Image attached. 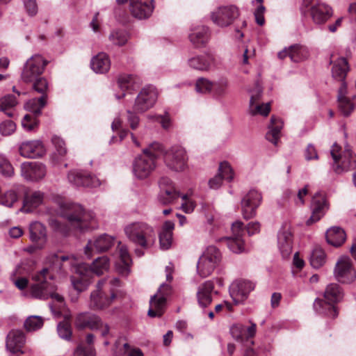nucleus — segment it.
<instances>
[{
	"instance_id": "1",
	"label": "nucleus",
	"mask_w": 356,
	"mask_h": 356,
	"mask_svg": "<svg viewBox=\"0 0 356 356\" xmlns=\"http://www.w3.org/2000/svg\"><path fill=\"white\" fill-rule=\"evenodd\" d=\"M46 261L47 264L50 265L51 270L58 274L66 273L67 268L69 267L71 272L74 273L70 277L71 284L79 293L84 291L88 287L90 277L88 265L79 263L75 256L52 253L47 257Z\"/></svg>"
},
{
	"instance_id": "2",
	"label": "nucleus",
	"mask_w": 356,
	"mask_h": 356,
	"mask_svg": "<svg viewBox=\"0 0 356 356\" xmlns=\"http://www.w3.org/2000/svg\"><path fill=\"white\" fill-rule=\"evenodd\" d=\"M120 286V279L115 277L99 280L95 289L90 292L88 307L94 311H102L111 307L117 298Z\"/></svg>"
},
{
	"instance_id": "3",
	"label": "nucleus",
	"mask_w": 356,
	"mask_h": 356,
	"mask_svg": "<svg viewBox=\"0 0 356 356\" xmlns=\"http://www.w3.org/2000/svg\"><path fill=\"white\" fill-rule=\"evenodd\" d=\"M55 273V271L51 270L50 265H48L35 274L32 277L34 283L30 286V294L31 297L40 300L51 298L59 304L58 307L60 308L63 305V297L56 293V286L52 282Z\"/></svg>"
},
{
	"instance_id": "4",
	"label": "nucleus",
	"mask_w": 356,
	"mask_h": 356,
	"mask_svg": "<svg viewBox=\"0 0 356 356\" xmlns=\"http://www.w3.org/2000/svg\"><path fill=\"white\" fill-rule=\"evenodd\" d=\"M60 215L74 229L84 231L96 227L95 216L92 211L85 212L82 207L76 204H67L62 207Z\"/></svg>"
},
{
	"instance_id": "5",
	"label": "nucleus",
	"mask_w": 356,
	"mask_h": 356,
	"mask_svg": "<svg viewBox=\"0 0 356 356\" xmlns=\"http://www.w3.org/2000/svg\"><path fill=\"white\" fill-rule=\"evenodd\" d=\"M161 158L165 166L172 171L181 172L188 168V155L180 145H173L169 149L157 143V159Z\"/></svg>"
},
{
	"instance_id": "6",
	"label": "nucleus",
	"mask_w": 356,
	"mask_h": 356,
	"mask_svg": "<svg viewBox=\"0 0 356 356\" xmlns=\"http://www.w3.org/2000/svg\"><path fill=\"white\" fill-rule=\"evenodd\" d=\"M325 300L316 299L314 302V309L319 313L332 318L338 315L336 307L333 305L343 298V291L337 284H330L327 286L324 292Z\"/></svg>"
},
{
	"instance_id": "7",
	"label": "nucleus",
	"mask_w": 356,
	"mask_h": 356,
	"mask_svg": "<svg viewBox=\"0 0 356 356\" xmlns=\"http://www.w3.org/2000/svg\"><path fill=\"white\" fill-rule=\"evenodd\" d=\"M156 147L154 143L143 150L142 154L137 156L133 163V173L138 179L147 178L155 168Z\"/></svg>"
},
{
	"instance_id": "8",
	"label": "nucleus",
	"mask_w": 356,
	"mask_h": 356,
	"mask_svg": "<svg viewBox=\"0 0 356 356\" xmlns=\"http://www.w3.org/2000/svg\"><path fill=\"white\" fill-rule=\"evenodd\" d=\"M74 325L78 330L90 329L100 332L102 337H107L110 334V326L104 323L98 315L88 312L78 314L74 320Z\"/></svg>"
},
{
	"instance_id": "9",
	"label": "nucleus",
	"mask_w": 356,
	"mask_h": 356,
	"mask_svg": "<svg viewBox=\"0 0 356 356\" xmlns=\"http://www.w3.org/2000/svg\"><path fill=\"white\" fill-rule=\"evenodd\" d=\"M341 147L334 143L330 154L334 161L332 169L337 174L356 169V155L349 148H346L341 154H339Z\"/></svg>"
},
{
	"instance_id": "10",
	"label": "nucleus",
	"mask_w": 356,
	"mask_h": 356,
	"mask_svg": "<svg viewBox=\"0 0 356 356\" xmlns=\"http://www.w3.org/2000/svg\"><path fill=\"white\" fill-rule=\"evenodd\" d=\"M221 261L219 250L213 245L209 246L200 257L197 264V273L202 278L209 276Z\"/></svg>"
},
{
	"instance_id": "11",
	"label": "nucleus",
	"mask_w": 356,
	"mask_h": 356,
	"mask_svg": "<svg viewBox=\"0 0 356 356\" xmlns=\"http://www.w3.org/2000/svg\"><path fill=\"white\" fill-rule=\"evenodd\" d=\"M124 232L130 241L145 248L152 241L153 229L143 222H134L127 226Z\"/></svg>"
},
{
	"instance_id": "12",
	"label": "nucleus",
	"mask_w": 356,
	"mask_h": 356,
	"mask_svg": "<svg viewBox=\"0 0 356 356\" xmlns=\"http://www.w3.org/2000/svg\"><path fill=\"white\" fill-rule=\"evenodd\" d=\"M303 6L309 10L313 22L317 25L326 23L333 15V10L319 0H303Z\"/></svg>"
},
{
	"instance_id": "13",
	"label": "nucleus",
	"mask_w": 356,
	"mask_h": 356,
	"mask_svg": "<svg viewBox=\"0 0 356 356\" xmlns=\"http://www.w3.org/2000/svg\"><path fill=\"white\" fill-rule=\"evenodd\" d=\"M47 64L48 61L41 55L35 54L32 56L27 60L24 66L21 74L22 79L26 83L33 81L43 73Z\"/></svg>"
},
{
	"instance_id": "14",
	"label": "nucleus",
	"mask_w": 356,
	"mask_h": 356,
	"mask_svg": "<svg viewBox=\"0 0 356 356\" xmlns=\"http://www.w3.org/2000/svg\"><path fill=\"white\" fill-rule=\"evenodd\" d=\"M238 16L239 11L234 6H220L211 13L212 22L220 27L229 26Z\"/></svg>"
},
{
	"instance_id": "15",
	"label": "nucleus",
	"mask_w": 356,
	"mask_h": 356,
	"mask_svg": "<svg viewBox=\"0 0 356 356\" xmlns=\"http://www.w3.org/2000/svg\"><path fill=\"white\" fill-rule=\"evenodd\" d=\"M262 200L261 194L252 189L242 198L241 212L244 219L249 220L254 218L257 214V209L259 207Z\"/></svg>"
},
{
	"instance_id": "16",
	"label": "nucleus",
	"mask_w": 356,
	"mask_h": 356,
	"mask_svg": "<svg viewBox=\"0 0 356 356\" xmlns=\"http://www.w3.org/2000/svg\"><path fill=\"white\" fill-rule=\"evenodd\" d=\"M334 274L336 279L343 284H350L356 278V271L353 268L350 259L348 257H340L336 264Z\"/></svg>"
},
{
	"instance_id": "17",
	"label": "nucleus",
	"mask_w": 356,
	"mask_h": 356,
	"mask_svg": "<svg viewBox=\"0 0 356 356\" xmlns=\"http://www.w3.org/2000/svg\"><path fill=\"white\" fill-rule=\"evenodd\" d=\"M115 238L108 234H102L88 240L85 247V254L90 258L93 252H102L108 250L114 245Z\"/></svg>"
},
{
	"instance_id": "18",
	"label": "nucleus",
	"mask_w": 356,
	"mask_h": 356,
	"mask_svg": "<svg viewBox=\"0 0 356 356\" xmlns=\"http://www.w3.org/2000/svg\"><path fill=\"white\" fill-rule=\"evenodd\" d=\"M21 175L28 181H37L47 174L46 166L37 161H26L21 164Z\"/></svg>"
},
{
	"instance_id": "19",
	"label": "nucleus",
	"mask_w": 356,
	"mask_h": 356,
	"mask_svg": "<svg viewBox=\"0 0 356 356\" xmlns=\"http://www.w3.org/2000/svg\"><path fill=\"white\" fill-rule=\"evenodd\" d=\"M254 284L249 280H240L234 282L229 287V293L235 304L243 302L254 290Z\"/></svg>"
},
{
	"instance_id": "20",
	"label": "nucleus",
	"mask_w": 356,
	"mask_h": 356,
	"mask_svg": "<svg viewBox=\"0 0 356 356\" xmlns=\"http://www.w3.org/2000/svg\"><path fill=\"white\" fill-rule=\"evenodd\" d=\"M310 208L312 215L306 222L307 225L318 221L327 211L328 204L325 195L321 193H316L312 197Z\"/></svg>"
},
{
	"instance_id": "21",
	"label": "nucleus",
	"mask_w": 356,
	"mask_h": 356,
	"mask_svg": "<svg viewBox=\"0 0 356 356\" xmlns=\"http://www.w3.org/2000/svg\"><path fill=\"white\" fill-rule=\"evenodd\" d=\"M19 154L24 158L37 159L44 155L46 149L40 140L22 142L18 147Z\"/></svg>"
},
{
	"instance_id": "22",
	"label": "nucleus",
	"mask_w": 356,
	"mask_h": 356,
	"mask_svg": "<svg viewBox=\"0 0 356 356\" xmlns=\"http://www.w3.org/2000/svg\"><path fill=\"white\" fill-rule=\"evenodd\" d=\"M69 181L76 186L96 188L102 181L96 176L79 171H70L67 175Z\"/></svg>"
},
{
	"instance_id": "23",
	"label": "nucleus",
	"mask_w": 356,
	"mask_h": 356,
	"mask_svg": "<svg viewBox=\"0 0 356 356\" xmlns=\"http://www.w3.org/2000/svg\"><path fill=\"white\" fill-rule=\"evenodd\" d=\"M153 87L146 86L143 88L136 99L135 111L143 113L153 107L155 103Z\"/></svg>"
},
{
	"instance_id": "24",
	"label": "nucleus",
	"mask_w": 356,
	"mask_h": 356,
	"mask_svg": "<svg viewBox=\"0 0 356 356\" xmlns=\"http://www.w3.org/2000/svg\"><path fill=\"white\" fill-rule=\"evenodd\" d=\"M154 8V0H130V12L138 19L149 17Z\"/></svg>"
},
{
	"instance_id": "25",
	"label": "nucleus",
	"mask_w": 356,
	"mask_h": 356,
	"mask_svg": "<svg viewBox=\"0 0 356 356\" xmlns=\"http://www.w3.org/2000/svg\"><path fill=\"white\" fill-rule=\"evenodd\" d=\"M161 189L159 201L163 204L172 203L179 197V193L177 191L173 183L168 177H162L159 181Z\"/></svg>"
},
{
	"instance_id": "26",
	"label": "nucleus",
	"mask_w": 356,
	"mask_h": 356,
	"mask_svg": "<svg viewBox=\"0 0 356 356\" xmlns=\"http://www.w3.org/2000/svg\"><path fill=\"white\" fill-rule=\"evenodd\" d=\"M277 243L283 257H289L292 252L293 236L291 227L284 224L277 234Z\"/></svg>"
},
{
	"instance_id": "27",
	"label": "nucleus",
	"mask_w": 356,
	"mask_h": 356,
	"mask_svg": "<svg viewBox=\"0 0 356 356\" xmlns=\"http://www.w3.org/2000/svg\"><path fill=\"white\" fill-rule=\"evenodd\" d=\"M25 341V335L22 331L18 330H11L6 337V350L12 354H23L24 352L22 350V348Z\"/></svg>"
},
{
	"instance_id": "28",
	"label": "nucleus",
	"mask_w": 356,
	"mask_h": 356,
	"mask_svg": "<svg viewBox=\"0 0 356 356\" xmlns=\"http://www.w3.org/2000/svg\"><path fill=\"white\" fill-rule=\"evenodd\" d=\"M215 58L211 54L198 55L188 59V66L198 71H208L214 64Z\"/></svg>"
},
{
	"instance_id": "29",
	"label": "nucleus",
	"mask_w": 356,
	"mask_h": 356,
	"mask_svg": "<svg viewBox=\"0 0 356 356\" xmlns=\"http://www.w3.org/2000/svg\"><path fill=\"white\" fill-rule=\"evenodd\" d=\"M213 289L214 284L211 280L204 282L198 287L197 299L200 307L205 308L211 303V292L213 291Z\"/></svg>"
},
{
	"instance_id": "30",
	"label": "nucleus",
	"mask_w": 356,
	"mask_h": 356,
	"mask_svg": "<svg viewBox=\"0 0 356 356\" xmlns=\"http://www.w3.org/2000/svg\"><path fill=\"white\" fill-rule=\"evenodd\" d=\"M172 294L170 284L162 283L157 290V317L161 316L165 311L167 301Z\"/></svg>"
},
{
	"instance_id": "31",
	"label": "nucleus",
	"mask_w": 356,
	"mask_h": 356,
	"mask_svg": "<svg viewBox=\"0 0 356 356\" xmlns=\"http://www.w3.org/2000/svg\"><path fill=\"white\" fill-rule=\"evenodd\" d=\"M188 37L191 43L196 48L204 47L209 38V29L205 26L193 28Z\"/></svg>"
},
{
	"instance_id": "32",
	"label": "nucleus",
	"mask_w": 356,
	"mask_h": 356,
	"mask_svg": "<svg viewBox=\"0 0 356 356\" xmlns=\"http://www.w3.org/2000/svg\"><path fill=\"white\" fill-rule=\"evenodd\" d=\"M175 224L172 221L167 220L162 227L161 233L159 234V245L160 249L166 250L170 248L172 243V231Z\"/></svg>"
},
{
	"instance_id": "33",
	"label": "nucleus",
	"mask_w": 356,
	"mask_h": 356,
	"mask_svg": "<svg viewBox=\"0 0 356 356\" xmlns=\"http://www.w3.org/2000/svg\"><path fill=\"white\" fill-rule=\"evenodd\" d=\"M29 230L31 240L36 243L38 248H42L45 243L47 238L46 229L44 225L39 222H34L30 225Z\"/></svg>"
},
{
	"instance_id": "34",
	"label": "nucleus",
	"mask_w": 356,
	"mask_h": 356,
	"mask_svg": "<svg viewBox=\"0 0 356 356\" xmlns=\"http://www.w3.org/2000/svg\"><path fill=\"white\" fill-rule=\"evenodd\" d=\"M90 66L95 73L104 74L111 67V61L105 53H99L91 59Z\"/></svg>"
},
{
	"instance_id": "35",
	"label": "nucleus",
	"mask_w": 356,
	"mask_h": 356,
	"mask_svg": "<svg viewBox=\"0 0 356 356\" xmlns=\"http://www.w3.org/2000/svg\"><path fill=\"white\" fill-rule=\"evenodd\" d=\"M283 127V122L281 119L272 116L269 124V131L266 134V138L275 145L278 143L280 137V132Z\"/></svg>"
},
{
	"instance_id": "36",
	"label": "nucleus",
	"mask_w": 356,
	"mask_h": 356,
	"mask_svg": "<svg viewBox=\"0 0 356 356\" xmlns=\"http://www.w3.org/2000/svg\"><path fill=\"white\" fill-rule=\"evenodd\" d=\"M118 86L122 91L121 95H116L117 99H120L125 96V91L134 90L138 87L136 78L129 74H122L118 79Z\"/></svg>"
},
{
	"instance_id": "37",
	"label": "nucleus",
	"mask_w": 356,
	"mask_h": 356,
	"mask_svg": "<svg viewBox=\"0 0 356 356\" xmlns=\"http://www.w3.org/2000/svg\"><path fill=\"white\" fill-rule=\"evenodd\" d=\"M44 193L41 191H33L25 195L23 209L25 212H31L39 207L43 202Z\"/></svg>"
},
{
	"instance_id": "38",
	"label": "nucleus",
	"mask_w": 356,
	"mask_h": 356,
	"mask_svg": "<svg viewBox=\"0 0 356 356\" xmlns=\"http://www.w3.org/2000/svg\"><path fill=\"white\" fill-rule=\"evenodd\" d=\"M346 238L343 229L339 227H333L326 232V240L328 243L334 246H341Z\"/></svg>"
},
{
	"instance_id": "39",
	"label": "nucleus",
	"mask_w": 356,
	"mask_h": 356,
	"mask_svg": "<svg viewBox=\"0 0 356 356\" xmlns=\"http://www.w3.org/2000/svg\"><path fill=\"white\" fill-rule=\"evenodd\" d=\"M349 70L348 63L345 58H339L333 63L332 76L337 81L345 80Z\"/></svg>"
},
{
	"instance_id": "40",
	"label": "nucleus",
	"mask_w": 356,
	"mask_h": 356,
	"mask_svg": "<svg viewBox=\"0 0 356 356\" xmlns=\"http://www.w3.org/2000/svg\"><path fill=\"white\" fill-rule=\"evenodd\" d=\"M90 274L94 273L97 276H101L106 273L110 268V261L107 257L102 256L97 258L88 266Z\"/></svg>"
},
{
	"instance_id": "41",
	"label": "nucleus",
	"mask_w": 356,
	"mask_h": 356,
	"mask_svg": "<svg viewBox=\"0 0 356 356\" xmlns=\"http://www.w3.org/2000/svg\"><path fill=\"white\" fill-rule=\"evenodd\" d=\"M17 104L16 97L7 95L0 98V111L3 112L8 117L13 116V109Z\"/></svg>"
},
{
	"instance_id": "42",
	"label": "nucleus",
	"mask_w": 356,
	"mask_h": 356,
	"mask_svg": "<svg viewBox=\"0 0 356 356\" xmlns=\"http://www.w3.org/2000/svg\"><path fill=\"white\" fill-rule=\"evenodd\" d=\"M308 56L309 51L304 46L294 44L289 48V57L293 62L298 63L306 59Z\"/></svg>"
},
{
	"instance_id": "43",
	"label": "nucleus",
	"mask_w": 356,
	"mask_h": 356,
	"mask_svg": "<svg viewBox=\"0 0 356 356\" xmlns=\"http://www.w3.org/2000/svg\"><path fill=\"white\" fill-rule=\"evenodd\" d=\"M47 95H42L39 98H33L30 99L25 104V108L29 111L33 113L35 117L41 114L42 109L47 104Z\"/></svg>"
},
{
	"instance_id": "44",
	"label": "nucleus",
	"mask_w": 356,
	"mask_h": 356,
	"mask_svg": "<svg viewBox=\"0 0 356 356\" xmlns=\"http://www.w3.org/2000/svg\"><path fill=\"white\" fill-rule=\"evenodd\" d=\"M118 250L120 252V258L123 264V266L119 268V271L121 274L127 275L130 272V265L131 264V259L128 252L127 248L124 245H122L120 242L118 244Z\"/></svg>"
},
{
	"instance_id": "45",
	"label": "nucleus",
	"mask_w": 356,
	"mask_h": 356,
	"mask_svg": "<svg viewBox=\"0 0 356 356\" xmlns=\"http://www.w3.org/2000/svg\"><path fill=\"white\" fill-rule=\"evenodd\" d=\"M326 261V255L321 248H315L311 252L309 261L314 268H319L324 265Z\"/></svg>"
},
{
	"instance_id": "46",
	"label": "nucleus",
	"mask_w": 356,
	"mask_h": 356,
	"mask_svg": "<svg viewBox=\"0 0 356 356\" xmlns=\"http://www.w3.org/2000/svg\"><path fill=\"white\" fill-rule=\"evenodd\" d=\"M44 323L42 318L40 316H31L24 321V327L27 331L31 332L40 329Z\"/></svg>"
},
{
	"instance_id": "47",
	"label": "nucleus",
	"mask_w": 356,
	"mask_h": 356,
	"mask_svg": "<svg viewBox=\"0 0 356 356\" xmlns=\"http://www.w3.org/2000/svg\"><path fill=\"white\" fill-rule=\"evenodd\" d=\"M270 111V103L254 104L249 105V112L251 115H255L260 114L263 116H267Z\"/></svg>"
},
{
	"instance_id": "48",
	"label": "nucleus",
	"mask_w": 356,
	"mask_h": 356,
	"mask_svg": "<svg viewBox=\"0 0 356 356\" xmlns=\"http://www.w3.org/2000/svg\"><path fill=\"white\" fill-rule=\"evenodd\" d=\"M213 83L207 79L201 77L196 81L195 90L198 93L206 94L212 90Z\"/></svg>"
},
{
	"instance_id": "49",
	"label": "nucleus",
	"mask_w": 356,
	"mask_h": 356,
	"mask_svg": "<svg viewBox=\"0 0 356 356\" xmlns=\"http://www.w3.org/2000/svg\"><path fill=\"white\" fill-rule=\"evenodd\" d=\"M0 173L5 177H11L14 174V168L8 159L0 154Z\"/></svg>"
},
{
	"instance_id": "50",
	"label": "nucleus",
	"mask_w": 356,
	"mask_h": 356,
	"mask_svg": "<svg viewBox=\"0 0 356 356\" xmlns=\"http://www.w3.org/2000/svg\"><path fill=\"white\" fill-rule=\"evenodd\" d=\"M337 99L339 102V108L342 115L345 117L349 116L355 108L353 103L347 97Z\"/></svg>"
},
{
	"instance_id": "51",
	"label": "nucleus",
	"mask_w": 356,
	"mask_h": 356,
	"mask_svg": "<svg viewBox=\"0 0 356 356\" xmlns=\"http://www.w3.org/2000/svg\"><path fill=\"white\" fill-rule=\"evenodd\" d=\"M57 332L61 339L70 340L72 337V328L69 322L64 321L57 325Z\"/></svg>"
},
{
	"instance_id": "52",
	"label": "nucleus",
	"mask_w": 356,
	"mask_h": 356,
	"mask_svg": "<svg viewBox=\"0 0 356 356\" xmlns=\"http://www.w3.org/2000/svg\"><path fill=\"white\" fill-rule=\"evenodd\" d=\"M227 245L229 250L234 253H241L244 250V241L241 238H227Z\"/></svg>"
},
{
	"instance_id": "53",
	"label": "nucleus",
	"mask_w": 356,
	"mask_h": 356,
	"mask_svg": "<svg viewBox=\"0 0 356 356\" xmlns=\"http://www.w3.org/2000/svg\"><path fill=\"white\" fill-rule=\"evenodd\" d=\"M109 39L113 44L122 46L127 42L128 34L123 31H115L110 34Z\"/></svg>"
},
{
	"instance_id": "54",
	"label": "nucleus",
	"mask_w": 356,
	"mask_h": 356,
	"mask_svg": "<svg viewBox=\"0 0 356 356\" xmlns=\"http://www.w3.org/2000/svg\"><path fill=\"white\" fill-rule=\"evenodd\" d=\"M218 175H220L222 179L231 181L233 179L234 172L228 162L220 163Z\"/></svg>"
},
{
	"instance_id": "55",
	"label": "nucleus",
	"mask_w": 356,
	"mask_h": 356,
	"mask_svg": "<svg viewBox=\"0 0 356 356\" xmlns=\"http://www.w3.org/2000/svg\"><path fill=\"white\" fill-rule=\"evenodd\" d=\"M16 130V124L12 120H6L0 124V133L7 136L13 134Z\"/></svg>"
},
{
	"instance_id": "56",
	"label": "nucleus",
	"mask_w": 356,
	"mask_h": 356,
	"mask_svg": "<svg viewBox=\"0 0 356 356\" xmlns=\"http://www.w3.org/2000/svg\"><path fill=\"white\" fill-rule=\"evenodd\" d=\"M228 87V82L226 79H220L218 82L213 83L212 90L214 95L218 97L225 95Z\"/></svg>"
},
{
	"instance_id": "57",
	"label": "nucleus",
	"mask_w": 356,
	"mask_h": 356,
	"mask_svg": "<svg viewBox=\"0 0 356 356\" xmlns=\"http://www.w3.org/2000/svg\"><path fill=\"white\" fill-rule=\"evenodd\" d=\"M52 143L56 148V153L60 156H64L67 154V148L64 140L58 136H54L51 139Z\"/></svg>"
},
{
	"instance_id": "58",
	"label": "nucleus",
	"mask_w": 356,
	"mask_h": 356,
	"mask_svg": "<svg viewBox=\"0 0 356 356\" xmlns=\"http://www.w3.org/2000/svg\"><path fill=\"white\" fill-rule=\"evenodd\" d=\"M245 332V327L241 324L233 325L230 327V334L236 341H242L243 339Z\"/></svg>"
},
{
	"instance_id": "59",
	"label": "nucleus",
	"mask_w": 356,
	"mask_h": 356,
	"mask_svg": "<svg viewBox=\"0 0 356 356\" xmlns=\"http://www.w3.org/2000/svg\"><path fill=\"white\" fill-rule=\"evenodd\" d=\"M38 124V120L35 117L26 114L22 120V127L28 131L33 130Z\"/></svg>"
},
{
	"instance_id": "60",
	"label": "nucleus",
	"mask_w": 356,
	"mask_h": 356,
	"mask_svg": "<svg viewBox=\"0 0 356 356\" xmlns=\"http://www.w3.org/2000/svg\"><path fill=\"white\" fill-rule=\"evenodd\" d=\"M157 121L165 131H169L173 127L172 120L168 112H165L164 115H157Z\"/></svg>"
},
{
	"instance_id": "61",
	"label": "nucleus",
	"mask_w": 356,
	"mask_h": 356,
	"mask_svg": "<svg viewBox=\"0 0 356 356\" xmlns=\"http://www.w3.org/2000/svg\"><path fill=\"white\" fill-rule=\"evenodd\" d=\"M34 81L33 89L38 92L43 94L42 95H45L44 93L48 87L47 80L44 78H36Z\"/></svg>"
},
{
	"instance_id": "62",
	"label": "nucleus",
	"mask_w": 356,
	"mask_h": 356,
	"mask_svg": "<svg viewBox=\"0 0 356 356\" xmlns=\"http://www.w3.org/2000/svg\"><path fill=\"white\" fill-rule=\"evenodd\" d=\"M24 6L26 13L31 16H35L38 13V8L35 0H25Z\"/></svg>"
},
{
	"instance_id": "63",
	"label": "nucleus",
	"mask_w": 356,
	"mask_h": 356,
	"mask_svg": "<svg viewBox=\"0 0 356 356\" xmlns=\"http://www.w3.org/2000/svg\"><path fill=\"white\" fill-rule=\"evenodd\" d=\"M232 236L231 237L241 238L244 233L243 223L241 221H236L232 225Z\"/></svg>"
},
{
	"instance_id": "64",
	"label": "nucleus",
	"mask_w": 356,
	"mask_h": 356,
	"mask_svg": "<svg viewBox=\"0 0 356 356\" xmlns=\"http://www.w3.org/2000/svg\"><path fill=\"white\" fill-rule=\"evenodd\" d=\"M74 356H95V351L92 348H83L82 346H79L74 353Z\"/></svg>"
}]
</instances>
